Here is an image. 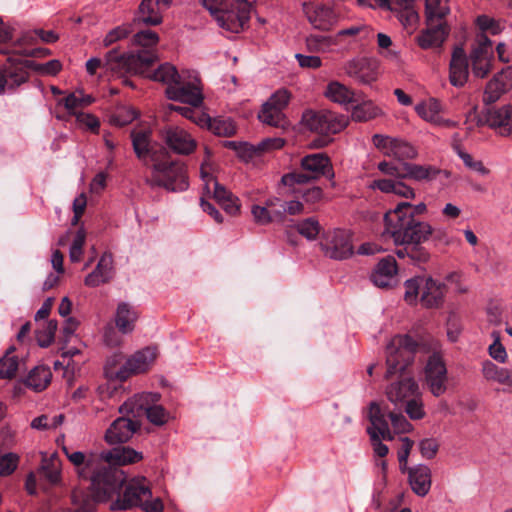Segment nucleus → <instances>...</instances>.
I'll list each match as a JSON object with an SVG mask.
<instances>
[{
	"label": "nucleus",
	"mask_w": 512,
	"mask_h": 512,
	"mask_svg": "<svg viewBox=\"0 0 512 512\" xmlns=\"http://www.w3.org/2000/svg\"><path fill=\"white\" fill-rule=\"evenodd\" d=\"M424 203L413 205L409 202H400L396 207L384 215V237L392 239L398 246L395 253L403 259L409 257L413 262L425 263L430 255L422 246L433 234V228L428 222L415 218L426 212Z\"/></svg>",
	"instance_id": "f257e3e1"
},
{
	"label": "nucleus",
	"mask_w": 512,
	"mask_h": 512,
	"mask_svg": "<svg viewBox=\"0 0 512 512\" xmlns=\"http://www.w3.org/2000/svg\"><path fill=\"white\" fill-rule=\"evenodd\" d=\"M218 26L230 33H240L249 26L251 4L247 0H203Z\"/></svg>",
	"instance_id": "f03ea898"
},
{
	"label": "nucleus",
	"mask_w": 512,
	"mask_h": 512,
	"mask_svg": "<svg viewBox=\"0 0 512 512\" xmlns=\"http://www.w3.org/2000/svg\"><path fill=\"white\" fill-rule=\"evenodd\" d=\"M150 175L145 183L151 188L161 187L167 191L178 192L188 188V176L184 164L178 161H167L153 154Z\"/></svg>",
	"instance_id": "7ed1b4c3"
},
{
	"label": "nucleus",
	"mask_w": 512,
	"mask_h": 512,
	"mask_svg": "<svg viewBox=\"0 0 512 512\" xmlns=\"http://www.w3.org/2000/svg\"><path fill=\"white\" fill-rule=\"evenodd\" d=\"M418 344L409 335H396L386 347L384 378L391 380L396 375L411 374L408 370L415 359Z\"/></svg>",
	"instance_id": "20e7f679"
},
{
	"label": "nucleus",
	"mask_w": 512,
	"mask_h": 512,
	"mask_svg": "<svg viewBox=\"0 0 512 512\" xmlns=\"http://www.w3.org/2000/svg\"><path fill=\"white\" fill-rule=\"evenodd\" d=\"M157 60V55L152 51L119 55L117 51L111 50L105 56L104 70L119 76L144 75Z\"/></svg>",
	"instance_id": "39448f33"
},
{
	"label": "nucleus",
	"mask_w": 512,
	"mask_h": 512,
	"mask_svg": "<svg viewBox=\"0 0 512 512\" xmlns=\"http://www.w3.org/2000/svg\"><path fill=\"white\" fill-rule=\"evenodd\" d=\"M91 490L100 501L109 500L126 482L123 470L109 463L97 467L90 477Z\"/></svg>",
	"instance_id": "423d86ee"
},
{
	"label": "nucleus",
	"mask_w": 512,
	"mask_h": 512,
	"mask_svg": "<svg viewBox=\"0 0 512 512\" xmlns=\"http://www.w3.org/2000/svg\"><path fill=\"white\" fill-rule=\"evenodd\" d=\"M151 394L135 395L125 401L119 408L121 414L131 415L134 418L146 415L148 420L155 425H163L167 422L168 413L161 405H149ZM158 400L159 395H153Z\"/></svg>",
	"instance_id": "0eeeda50"
},
{
	"label": "nucleus",
	"mask_w": 512,
	"mask_h": 512,
	"mask_svg": "<svg viewBox=\"0 0 512 512\" xmlns=\"http://www.w3.org/2000/svg\"><path fill=\"white\" fill-rule=\"evenodd\" d=\"M302 121L310 131L323 136L336 134L347 125L344 116L329 110H307L302 115Z\"/></svg>",
	"instance_id": "6e6552de"
},
{
	"label": "nucleus",
	"mask_w": 512,
	"mask_h": 512,
	"mask_svg": "<svg viewBox=\"0 0 512 512\" xmlns=\"http://www.w3.org/2000/svg\"><path fill=\"white\" fill-rule=\"evenodd\" d=\"M123 486V491L118 493L116 500L111 503V510L124 511L140 507L152 496L145 478L132 479Z\"/></svg>",
	"instance_id": "1a4fd4ad"
},
{
	"label": "nucleus",
	"mask_w": 512,
	"mask_h": 512,
	"mask_svg": "<svg viewBox=\"0 0 512 512\" xmlns=\"http://www.w3.org/2000/svg\"><path fill=\"white\" fill-rule=\"evenodd\" d=\"M469 59L475 77L485 78L491 72L494 61L492 41L485 34H477Z\"/></svg>",
	"instance_id": "9d476101"
},
{
	"label": "nucleus",
	"mask_w": 512,
	"mask_h": 512,
	"mask_svg": "<svg viewBox=\"0 0 512 512\" xmlns=\"http://www.w3.org/2000/svg\"><path fill=\"white\" fill-rule=\"evenodd\" d=\"M320 246L325 256L335 260L347 259L353 254L351 234L343 229L324 233Z\"/></svg>",
	"instance_id": "9b49d317"
},
{
	"label": "nucleus",
	"mask_w": 512,
	"mask_h": 512,
	"mask_svg": "<svg viewBox=\"0 0 512 512\" xmlns=\"http://www.w3.org/2000/svg\"><path fill=\"white\" fill-rule=\"evenodd\" d=\"M425 384L431 394L440 397L448 389V371L443 358L438 353L429 356L424 369Z\"/></svg>",
	"instance_id": "f8f14e48"
},
{
	"label": "nucleus",
	"mask_w": 512,
	"mask_h": 512,
	"mask_svg": "<svg viewBox=\"0 0 512 512\" xmlns=\"http://www.w3.org/2000/svg\"><path fill=\"white\" fill-rule=\"evenodd\" d=\"M30 60L10 56L0 70V94L5 89L15 90L29 79Z\"/></svg>",
	"instance_id": "ddd939ff"
},
{
	"label": "nucleus",
	"mask_w": 512,
	"mask_h": 512,
	"mask_svg": "<svg viewBox=\"0 0 512 512\" xmlns=\"http://www.w3.org/2000/svg\"><path fill=\"white\" fill-rule=\"evenodd\" d=\"M165 94L168 99L199 107L203 102V95L198 85V80L186 81L183 74L177 83L166 88Z\"/></svg>",
	"instance_id": "4468645a"
},
{
	"label": "nucleus",
	"mask_w": 512,
	"mask_h": 512,
	"mask_svg": "<svg viewBox=\"0 0 512 512\" xmlns=\"http://www.w3.org/2000/svg\"><path fill=\"white\" fill-rule=\"evenodd\" d=\"M398 380L391 382L385 390L387 399L395 406H403L412 397L419 396V386L412 374L397 375Z\"/></svg>",
	"instance_id": "2eb2a0df"
},
{
	"label": "nucleus",
	"mask_w": 512,
	"mask_h": 512,
	"mask_svg": "<svg viewBox=\"0 0 512 512\" xmlns=\"http://www.w3.org/2000/svg\"><path fill=\"white\" fill-rule=\"evenodd\" d=\"M160 138L176 154L189 155L196 148V141L180 127H166L160 130Z\"/></svg>",
	"instance_id": "dca6fc26"
},
{
	"label": "nucleus",
	"mask_w": 512,
	"mask_h": 512,
	"mask_svg": "<svg viewBox=\"0 0 512 512\" xmlns=\"http://www.w3.org/2000/svg\"><path fill=\"white\" fill-rule=\"evenodd\" d=\"M123 415L117 418L106 431L105 439L110 444L127 442L141 426L137 418Z\"/></svg>",
	"instance_id": "f3484780"
},
{
	"label": "nucleus",
	"mask_w": 512,
	"mask_h": 512,
	"mask_svg": "<svg viewBox=\"0 0 512 512\" xmlns=\"http://www.w3.org/2000/svg\"><path fill=\"white\" fill-rule=\"evenodd\" d=\"M172 0H142L134 22L147 26H156L162 23V12L170 7Z\"/></svg>",
	"instance_id": "a211bd4d"
},
{
	"label": "nucleus",
	"mask_w": 512,
	"mask_h": 512,
	"mask_svg": "<svg viewBox=\"0 0 512 512\" xmlns=\"http://www.w3.org/2000/svg\"><path fill=\"white\" fill-rule=\"evenodd\" d=\"M301 169L307 171L313 180L326 177L333 180L335 177L330 158L324 153H313L304 156L300 161Z\"/></svg>",
	"instance_id": "6ab92c4d"
},
{
	"label": "nucleus",
	"mask_w": 512,
	"mask_h": 512,
	"mask_svg": "<svg viewBox=\"0 0 512 512\" xmlns=\"http://www.w3.org/2000/svg\"><path fill=\"white\" fill-rule=\"evenodd\" d=\"M343 69L349 77L363 85H369L378 78L375 63L367 58L351 59L344 64Z\"/></svg>",
	"instance_id": "aec40b11"
},
{
	"label": "nucleus",
	"mask_w": 512,
	"mask_h": 512,
	"mask_svg": "<svg viewBox=\"0 0 512 512\" xmlns=\"http://www.w3.org/2000/svg\"><path fill=\"white\" fill-rule=\"evenodd\" d=\"M151 134L149 129L133 130L131 132L133 150L137 158L145 164H147L148 158L153 162V154H158L160 158L167 155L165 148L156 149L151 144Z\"/></svg>",
	"instance_id": "412c9836"
},
{
	"label": "nucleus",
	"mask_w": 512,
	"mask_h": 512,
	"mask_svg": "<svg viewBox=\"0 0 512 512\" xmlns=\"http://www.w3.org/2000/svg\"><path fill=\"white\" fill-rule=\"evenodd\" d=\"M157 357L156 347H146L135 352L125 362V370L120 376V381H125L133 374L146 372Z\"/></svg>",
	"instance_id": "4be33fe9"
},
{
	"label": "nucleus",
	"mask_w": 512,
	"mask_h": 512,
	"mask_svg": "<svg viewBox=\"0 0 512 512\" xmlns=\"http://www.w3.org/2000/svg\"><path fill=\"white\" fill-rule=\"evenodd\" d=\"M485 123L495 129L502 136H509L512 132V106L501 108H488L484 113Z\"/></svg>",
	"instance_id": "5701e85b"
},
{
	"label": "nucleus",
	"mask_w": 512,
	"mask_h": 512,
	"mask_svg": "<svg viewBox=\"0 0 512 512\" xmlns=\"http://www.w3.org/2000/svg\"><path fill=\"white\" fill-rule=\"evenodd\" d=\"M397 272L396 260L388 256L380 260L375 266L371 274V280L377 287L390 288L397 284Z\"/></svg>",
	"instance_id": "b1692460"
},
{
	"label": "nucleus",
	"mask_w": 512,
	"mask_h": 512,
	"mask_svg": "<svg viewBox=\"0 0 512 512\" xmlns=\"http://www.w3.org/2000/svg\"><path fill=\"white\" fill-rule=\"evenodd\" d=\"M446 286L432 277L423 279L420 303L427 309L440 308L444 303Z\"/></svg>",
	"instance_id": "393cba45"
},
{
	"label": "nucleus",
	"mask_w": 512,
	"mask_h": 512,
	"mask_svg": "<svg viewBox=\"0 0 512 512\" xmlns=\"http://www.w3.org/2000/svg\"><path fill=\"white\" fill-rule=\"evenodd\" d=\"M408 483L411 490L419 497H425L432 485L431 469L424 464H418L407 469Z\"/></svg>",
	"instance_id": "a878e982"
},
{
	"label": "nucleus",
	"mask_w": 512,
	"mask_h": 512,
	"mask_svg": "<svg viewBox=\"0 0 512 512\" xmlns=\"http://www.w3.org/2000/svg\"><path fill=\"white\" fill-rule=\"evenodd\" d=\"M403 179H411L417 182H431L439 175L443 174L446 178L450 176L447 170H441L433 165H420L410 162H403Z\"/></svg>",
	"instance_id": "bb28decb"
},
{
	"label": "nucleus",
	"mask_w": 512,
	"mask_h": 512,
	"mask_svg": "<svg viewBox=\"0 0 512 512\" xmlns=\"http://www.w3.org/2000/svg\"><path fill=\"white\" fill-rule=\"evenodd\" d=\"M447 36L445 22L427 21V28L416 37V41L422 49H430L441 46Z\"/></svg>",
	"instance_id": "cd10ccee"
},
{
	"label": "nucleus",
	"mask_w": 512,
	"mask_h": 512,
	"mask_svg": "<svg viewBox=\"0 0 512 512\" xmlns=\"http://www.w3.org/2000/svg\"><path fill=\"white\" fill-rule=\"evenodd\" d=\"M468 59L464 49L460 46L454 48L450 67H449V80L455 87H462L468 80Z\"/></svg>",
	"instance_id": "c85d7f7f"
},
{
	"label": "nucleus",
	"mask_w": 512,
	"mask_h": 512,
	"mask_svg": "<svg viewBox=\"0 0 512 512\" xmlns=\"http://www.w3.org/2000/svg\"><path fill=\"white\" fill-rule=\"evenodd\" d=\"M113 259L110 253H104L96 268L89 273L84 280L86 286L97 287L102 283L108 282L113 274Z\"/></svg>",
	"instance_id": "c756f323"
},
{
	"label": "nucleus",
	"mask_w": 512,
	"mask_h": 512,
	"mask_svg": "<svg viewBox=\"0 0 512 512\" xmlns=\"http://www.w3.org/2000/svg\"><path fill=\"white\" fill-rule=\"evenodd\" d=\"M101 459L116 467V465H127L138 462L142 454L126 446H119L110 451L101 453Z\"/></svg>",
	"instance_id": "7c9ffc66"
},
{
	"label": "nucleus",
	"mask_w": 512,
	"mask_h": 512,
	"mask_svg": "<svg viewBox=\"0 0 512 512\" xmlns=\"http://www.w3.org/2000/svg\"><path fill=\"white\" fill-rule=\"evenodd\" d=\"M325 96L339 104L357 103L361 99V93L338 81H332L327 85Z\"/></svg>",
	"instance_id": "2f4dec72"
},
{
	"label": "nucleus",
	"mask_w": 512,
	"mask_h": 512,
	"mask_svg": "<svg viewBox=\"0 0 512 512\" xmlns=\"http://www.w3.org/2000/svg\"><path fill=\"white\" fill-rule=\"evenodd\" d=\"M137 319L138 313L129 303L121 302L118 304L115 313V324L121 333H131Z\"/></svg>",
	"instance_id": "473e14b6"
},
{
	"label": "nucleus",
	"mask_w": 512,
	"mask_h": 512,
	"mask_svg": "<svg viewBox=\"0 0 512 512\" xmlns=\"http://www.w3.org/2000/svg\"><path fill=\"white\" fill-rule=\"evenodd\" d=\"M180 74L176 67L170 63L161 64L155 71L148 73V71L142 75L143 77L149 78L153 81L161 82L170 88V86L177 83L180 79Z\"/></svg>",
	"instance_id": "72a5a7b5"
},
{
	"label": "nucleus",
	"mask_w": 512,
	"mask_h": 512,
	"mask_svg": "<svg viewBox=\"0 0 512 512\" xmlns=\"http://www.w3.org/2000/svg\"><path fill=\"white\" fill-rule=\"evenodd\" d=\"M506 70L502 69L500 72L495 74L493 78L487 83L483 101L486 104H492L496 102L503 93L506 91V84L504 82V75Z\"/></svg>",
	"instance_id": "f704fd0d"
},
{
	"label": "nucleus",
	"mask_w": 512,
	"mask_h": 512,
	"mask_svg": "<svg viewBox=\"0 0 512 512\" xmlns=\"http://www.w3.org/2000/svg\"><path fill=\"white\" fill-rule=\"evenodd\" d=\"M98 502L101 501L95 498L92 491L89 493L84 489L76 488L72 492L74 512H93Z\"/></svg>",
	"instance_id": "c9c22d12"
},
{
	"label": "nucleus",
	"mask_w": 512,
	"mask_h": 512,
	"mask_svg": "<svg viewBox=\"0 0 512 512\" xmlns=\"http://www.w3.org/2000/svg\"><path fill=\"white\" fill-rule=\"evenodd\" d=\"M51 376L52 373L48 367L37 366L30 371L25 379V384L35 391H42L50 383Z\"/></svg>",
	"instance_id": "e433bc0d"
},
{
	"label": "nucleus",
	"mask_w": 512,
	"mask_h": 512,
	"mask_svg": "<svg viewBox=\"0 0 512 512\" xmlns=\"http://www.w3.org/2000/svg\"><path fill=\"white\" fill-rule=\"evenodd\" d=\"M258 118L263 123L273 127L286 128L288 126V121L283 111L279 108L272 107V105L267 106V102L263 104L262 109L258 114Z\"/></svg>",
	"instance_id": "4c0bfd02"
},
{
	"label": "nucleus",
	"mask_w": 512,
	"mask_h": 512,
	"mask_svg": "<svg viewBox=\"0 0 512 512\" xmlns=\"http://www.w3.org/2000/svg\"><path fill=\"white\" fill-rule=\"evenodd\" d=\"M426 21L445 22L449 14V0H425Z\"/></svg>",
	"instance_id": "58836bf2"
},
{
	"label": "nucleus",
	"mask_w": 512,
	"mask_h": 512,
	"mask_svg": "<svg viewBox=\"0 0 512 512\" xmlns=\"http://www.w3.org/2000/svg\"><path fill=\"white\" fill-rule=\"evenodd\" d=\"M69 461L76 467L79 477L89 478V470L94 468L96 458L91 454L86 456L81 451H73L68 455Z\"/></svg>",
	"instance_id": "ea45409f"
},
{
	"label": "nucleus",
	"mask_w": 512,
	"mask_h": 512,
	"mask_svg": "<svg viewBox=\"0 0 512 512\" xmlns=\"http://www.w3.org/2000/svg\"><path fill=\"white\" fill-rule=\"evenodd\" d=\"M424 276H417L404 282V300L409 305H416L420 301Z\"/></svg>",
	"instance_id": "a19ab883"
},
{
	"label": "nucleus",
	"mask_w": 512,
	"mask_h": 512,
	"mask_svg": "<svg viewBox=\"0 0 512 512\" xmlns=\"http://www.w3.org/2000/svg\"><path fill=\"white\" fill-rule=\"evenodd\" d=\"M417 150L409 142L394 138L389 157H395L398 160L414 159L417 157Z\"/></svg>",
	"instance_id": "79ce46f5"
},
{
	"label": "nucleus",
	"mask_w": 512,
	"mask_h": 512,
	"mask_svg": "<svg viewBox=\"0 0 512 512\" xmlns=\"http://www.w3.org/2000/svg\"><path fill=\"white\" fill-rule=\"evenodd\" d=\"M416 112L426 121L433 124L441 123L440 104L437 100L432 99L427 103L417 105Z\"/></svg>",
	"instance_id": "37998d69"
},
{
	"label": "nucleus",
	"mask_w": 512,
	"mask_h": 512,
	"mask_svg": "<svg viewBox=\"0 0 512 512\" xmlns=\"http://www.w3.org/2000/svg\"><path fill=\"white\" fill-rule=\"evenodd\" d=\"M209 130L220 137H231L236 133V125L230 118L216 117L210 123Z\"/></svg>",
	"instance_id": "c03bdc74"
},
{
	"label": "nucleus",
	"mask_w": 512,
	"mask_h": 512,
	"mask_svg": "<svg viewBox=\"0 0 512 512\" xmlns=\"http://www.w3.org/2000/svg\"><path fill=\"white\" fill-rule=\"evenodd\" d=\"M331 11L324 7H318L313 12L308 13V20L314 28L321 31H328L332 27V23L329 20Z\"/></svg>",
	"instance_id": "a18cd8bd"
},
{
	"label": "nucleus",
	"mask_w": 512,
	"mask_h": 512,
	"mask_svg": "<svg viewBox=\"0 0 512 512\" xmlns=\"http://www.w3.org/2000/svg\"><path fill=\"white\" fill-rule=\"evenodd\" d=\"M14 351L11 347L7 353L0 358V379H12L15 377L19 366V360L16 356H10V353Z\"/></svg>",
	"instance_id": "49530a36"
},
{
	"label": "nucleus",
	"mask_w": 512,
	"mask_h": 512,
	"mask_svg": "<svg viewBox=\"0 0 512 512\" xmlns=\"http://www.w3.org/2000/svg\"><path fill=\"white\" fill-rule=\"evenodd\" d=\"M381 113V110L376 107L372 102H364L354 107L352 118L355 121L365 122L370 119L376 118Z\"/></svg>",
	"instance_id": "de8ad7c7"
},
{
	"label": "nucleus",
	"mask_w": 512,
	"mask_h": 512,
	"mask_svg": "<svg viewBox=\"0 0 512 512\" xmlns=\"http://www.w3.org/2000/svg\"><path fill=\"white\" fill-rule=\"evenodd\" d=\"M277 209L269 210L265 205H253L251 207V213L253 220L258 225H268L272 222H278V218L275 213Z\"/></svg>",
	"instance_id": "09e8293b"
},
{
	"label": "nucleus",
	"mask_w": 512,
	"mask_h": 512,
	"mask_svg": "<svg viewBox=\"0 0 512 512\" xmlns=\"http://www.w3.org/2000/svg\"><path fill=\"white\" fill-rule=\"evenodd\" d=\"M94 101L91 95H83L81 92L79 93H71L66 98L63 99V103L65 108L72 112L76 113L77 108H84L89 106Z\"/></svg>",
	"instance_id": "8fccbe9b"
},
{
	"label": "nucleus",
	"mask_w": 512,
	"mask_h": 512,
	"mask_svg": "<svg viewBox=\"0 0 512 512\" xmlns=\"http://www.w3.org/2000/svg\"><path fill=\"white\" fill-rule=\"evenodd\" d=\"M123 356L121 354H115L108 358L104 367L105 376L109 380L120 381L121 372L125 370V363L121 364Z\"/></svg>",
	"instance_id": "3c124183"
},
{
	"label": "nucleus",
	"mask_w": 512,
	"mask_h": 512,
	"mask_svg": "<svg viewBox=\"0 0 512 512\" xmlns=\"http://www.w3.org/2000/svg\"><path fill=\"white\" fill-rule=\"evenodd\" d=\"M386 413L381 409L377 402H371L368 408V419L370 426L367 429H375L377 432L379 429L387 425Z\"/></svg>",
	"instance_id": "603ef678"
},
{
	"label": "nucleus",
	"mask_w": 512,
	"mask_h": 512,
	"mask_svg": "<svg viewBox=\"0 0 512 512\" xmlns=\"http://www.w3.org/2000/svg\"><path fill=\"white\" fill-rule=\"evenodd\" d=\"M41 470L44 477L52 484L60 481V462L57 458L51 457L42 461Z\"/></svg>",
	"instance_id": "864d4df0"
},
{
	"label": "nucleus",
	"mask_w": 512,
	"mask_h": 512,
	"mask_svg": "<svg viewBox=\"0 0 512 512\" xmlns=\"http://www.w3.org/2000/svg\"><path fill=\"white\" fill-rule=\"evenodd\" d=\"M280 208L281 209H277V212L275 213L279 223H283L286 220L287 215L296 216L303 214L304 212V205L298 200L283 202V204L280 205Z\"/></svg>",
	"instance_id": "5fc2aeb1"
},
{
	"label": "nucleus",
	"mask_w": 512,
	"mask_h": 512,
	"mask_svg": "<svg viewBox=\"0 0 512 512\" xmlns=\"http://www.w3.org/2000/svg\"><path fill=\"white\" fill-rule=\"evenodd\" d=\"M58 324L56 320H50L42 329L36 331V340L40 347H48L54 340Z\"/></svg>",
	"instance_id": "6e6d98bb"
},
{
	"label": "nucleus",
	"mask_w": 512,
	"mask_h": 512,
	"mask_svg": "<svg viewBox=\"0 0 512 512\" xmlns=\"http://www.w3.org/2000/svg\"><path fill=\"white\" fill-rule=\"evenodd\" d=\"M296 227L299 234L308 240H315L321 230L318 220L314 217H310L299 222Z\"/></svg>",
	"instance_id": "4d7b16f0"
},
{
	"label": "nucleus",
	"mask_w": 512,
	"mask_h": 512,
	"mask_svg": "<svg viewBox=\"0 0 512 512\" xmlns=\"http://www.w3.org/2000/svg\"><path fill=\"white\" fill-rule=\"evenodd\" d=\"M476 23L481 31L479 34H485L487 37L488 33L491 35H498L502 31L500 23L486 15L478 16Z\"/></svg>",
	"instance_id": "13d9d810"
},
{
	"label": "nucleus",
	"mask_w": 512,
	"mask_h": 512,
	"mask_svg": "<svg viewBox=\"0 0 512 512\" xmlns=\"http://www.w3.org/2000/svg\"><path fill=\"white\" fill-rule=\"evenodd\" d=\"M133 42L137 46L151 48L158 44L159 36L156 32L149 29H145L137 32L133 36Z\"/></svg>",
	"instance_id": "bf43d9fd"
},
{
	"label": "nucleus",
	"mask_w": 512,
	"mask_h": 512,
	"mask_svg": "<svg viewBox=\"0 0 512 512\" xmlns=\"http://www.w3.org/2000/svg\"><path fill=\"white\" fill-rule=\"evenodd\" d=\"M314 181L307 171L301 169L300 171H293L282 176L281 182L285 186L292 187L296 184L302 185Z\"/></svg>",
	"instance_id": "052dcab7"
},
{
	"label": "nucleus",
	"mask_w": 512,
	"mask_h": 512,
	"mask_svg": "<svg viewBox=\"0 0 512 512\" xmlns=\"http://www.w3.org/2000/svg\"><path fill=\"white\" fill-rule=\"evenodd\" d=\"M388 417L391 421L394 433L403 434L412 431V424L406 419L401 412H389Z\"/></svg>",
	"instance_id": "680f3d73"
},
{
	"label": "nucleus",
	"mask_w": 512,
	"mask_h": 512,
	"mask_svg": "<svg viewBox=\"0 0 512 512\" xmlns=\"http://www.w3.org/2000/svg\"><path fill=\"white\" fill-rule=\"evenodd\" d=\"M507 372V369L499 368L490 361H486L482 367V373L487 380L496 381L500 384L506 380L505 376Z\"/></svg>",
	"instance_id": "e2e57ef3"
},
{
	"label": "nucleus",
	"mask_w": 512,
	"mask_h": 512,
	"mask_svg": "<svg viewBox=\"0 0 512 512\" xmlns=\"http://www.w3.org/2000/svg\"><path fill=\"white\" fill-rule=\"evenodd\" d=\"M19 456L15 453H6L0 456V476L11 475L17 468Z\"/></svg>",
	"instance_id": "0e129e2a"
},
{
	"label": "nucleus",
	"mask_w": 512,
	"mask_h": 512,
	"mask_svg": "<svg viewBox=\"0 0 512 512\" xmlns=\"http://www.w3.org/2000/svg\"><path fill=\"white\" fill-rule=\"evenodd\" d=\"M30 68L42 75H56L62 68L61 63L58 60H50L46 63H36L30 60Z\"/></svg>",
	"instance_id": "69168bd1"
},
{
	"label": "nucleus",
	"mask_w": 512,
	"mask_h": 512,
	"mask_svg": "<svg viewBox=\"0 0 512 512\" xmlns=\"http://www.w3.org/2000/svg\"><path fill=\"white\" fill-rule=\"evenodd\" d=\"M405 411L412 420H420L424 418L425 411L423 403L417 397H412L404 403Z\"/></svg>",
	"instance_id": "338daca9"
},
{
	"label": "nucleus",
	"mask_w": 512,
	"mask_h": 512,
	"mask_svg": "<svg viewBox=\"0 0 512 512\" xmlns=\"http://www.w3.org/2000/svg\"><path fill=\"white\" fill-rule=\"evenodd\" d=\"M439 442L434 438H425L419 442V450L423 458L433 459L439 450Z\"/></svg>",
	"instance_id": "774afa93"
}]
</instances>
